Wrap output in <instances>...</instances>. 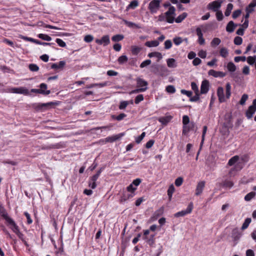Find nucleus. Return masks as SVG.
I'll use <instances>...</instances> for the list:
<instances>
[{"mask_svg": "<svg viewBox=\"0 0 256 256\" xmlns=\"http://www.w3.org/2000/svg\"><path fill=\"white\" fill-rule=\"evenodd\" d=\"M5 92L15 93L28 95L29 94L28 90L24 87L10 88L4 90Z\"/></svg>", "mask_w": 256, "mask_h": 256, "instance_id": "nucleus-1", "label": "nucleus"}, {"mask_svg": "<svg viewBox=\"0 0 256 256\" xmlns=\"http://www.w3.org/2000/svg\"><path fill=\"white\" fill-rule=\"evenodd\" d=\"M104 169V167H102L98 170L96 174L90 178L88 182V186L92 189H94L96 187V181Z\"/></svg>", "mask_w": 256, "mask_h": 256, "instance_id": "nucleus-2", "label": "nucleus"}, {"mask_svg": "<svg viewBox=\"0 0 256 256\" xmlns=\"http://www.w3.org/2000/svg\"><path fill=\"white\" fill-rule=\"evenodd\" d=\"M40 89L32 88L30 90L32 92L44 95H48L50 93V90H45L47 88V85L44 83H42L40 85Z\"/></svg>", "mask_w": 256, "mask_h": 256, "instance_id": "nucleus-3", "label": "nucleus"}, {"mask_svg": "<svg viewBox=\"0 0 256 256\" xmlns=\"http://www.w3.org/2000/svg\"><path fill=\"white\" fill-rule=\"evenodd\" d=\"M222 2V1L221 0L213 1L208 4L207 8L213 12H218V10L220 8Z\"/></svg>", "mask_w": 256, "mask_h": 256, "instance_id": "nucleus-4", "label": "nucleus"}, {"mask_svg": "<svg viewBox=\"0 0 256 256\" xmlns=\"http://www.w3.org/2000/svg\"><path fill=\"white\" fill-rule=\"evenodd\" d=\"M194 206L192 202H190L186 209L185 210H182V211L178 212L174 214V216L176 218H178L180 216H184L188 214L191 213L192 210L193 209Z\"/></svg>", "mask_w": 256, "mask_h": 256, "instance_id": "nucleus-5", "label": "nucleus"}, {"mask_svg": "<svg viewBox=\"0 0 256 256\" xmlns=\"http://www.w3.org/2000/svg\"><path fill=\"white\" fill-rule=\"evenodd\" d=\"M160 0H152L148 4V8L152 13H156L160 6Z\"/></svg>", "mask_w": 256, "mask_h": 256, "instance_id": "nucleus-6", "label": "nucleus"}, {"mask_svg": "<svg viewBox=\"0 0 256 256\" xmlns=\"http://www.w3.org/2000/svg\"><path fill=\"white\" fill-rule=\"evenodd\" d=\"M242 236V232L238 228H234L232 230V237L234 242V245L236 244L240 238Z\"/></svg>", "mask_w": 256, "mask_h": 256, "instance_id": "nucleus-7", "label": "nucleus"}, {"mask_svg": "<svg viewBox=\"0 0 256 256\" xmlns=\"http://www.w3.org/2000/svg\"><path fill=\"white\" fill-rule=\"evenodd\" d=\"M196 126V124L194 122H190L188 124L183 126L182 134L187 135L188 132L191 130H194Z\"/></svg>", "mask_w": 256, "mask_h": 256, "instance_id": "nucleus-8", "label": "nucleus"}, {"mask_svg": "<svg viewBox=\"0 0 256 256\" xmlns=\"http://www.w3.org/2000/svg\"><path fill=\"white\" fill-rule=\"evenodd\" d=\"M22 38L24 40L30 41L33 42L34 43H36L38 44L43 45V46H51V45H54V43H48V42H40L37 40L31 38H28L26 36H23Z\"/></svg>", "mask_w": 256, "mask_h": 256, "instance_id": "nucleus-9", "label": "nucleus"}, {"mask_svg": "<svg viewBox=\"0 0 256 256\" xmlns=\"http://www.w3.org/2000/svg\"><path fill=\"white\" fill-rule=\"evenodd\" d=\"M217 95L218 98V100L220 102H224L226 100V98L224 94V88L220 86L217 90Z\"/></svg>", "mask_w": 256, "mask_h": 256, "instance_id": "nucleus-10", "label": "nucleus"}, {"mask_svg": "<svg viewBox=\"0 0 256 256\" xmlns=\"http://www.w3.org/2000/svg\"><path fill=\"white\" fill-rule=\"evenodd\" d=\"M110 38L108 36L106 35L103 36L101 39H96V42L98 44H104V46H107L109 44Z\"/></svg>", "mask_w": 256, "mask_h": 256, "instance_id": "nucleus-11", "label": "nucleus"}, {"mask_svg": "<svg viewBox=\"0 0 256 256\" xmlns=\"http://www.w3.org/2000/svg\"><path fill=\"white\" fill-rule=\"evenodd\" d=\"M209 90V82L207 80L202 82L200 86V93L202 94H206Z\"/></svg>", "mask_w": 256, "mask_h": 256, "instance_id": "nucleus-12", "label": "nucleus"}, {"mask_svg": "<svg viewBox=\"0 0 256 256\" xmlns=\"http://www.w3.org/2000/svg\"><path fill=\"white\" fill-rule=\"evenodd\" d=\"M0 216L4 219L6 222L9 221V220L12 218L8 216V212H6L5 208L4 206L0 204Z\"/></svg>", "mask_w": 256, "mask_h": 256, "instance_id": "nucleus-13", "label": "nucleus"}, {"mask_svg": "<svg viewBox=\"0 0 256 256\" xmlns=\"http://www.w3.org/2000/svg\"><path fill=\"white\" fill-rule=\"evenodd\" d=\"M208 74L210 76H212L215 78H224L226 76V73L222 72H217L214 70H210L208 71Z\"/></svg>", "mask_w": 256, "mask_h": 256, "instance_id": "nucleus-14", "label": "nucleus"}, {"mask_svg": "<svg viewBox=\"0 0 256 256\" xmlns=\"http://www.w3.org/2000/svg\"><path fill=\"white\" fill-rule=\"evenodd\" d=\"M256 112V107L250 106L246 112V116L248 119H250Z\"/></svg>", "mask_w": 256, "mask_h": 256, "instance_id": "nucleus-15", "label": "nucleus"}, {"mask_svg": "<svg viewBox=\"0 0 256 256\" xmlns=\"http://www.w3.org/2000/svg\"><path fill=\"white\" fill-rule=\"evenodd\" d=\"M204 185L205 182L204 181L200 182L198 184L196 190L195 194L196 196H199L202 193L204 188Z\"/></svg>", "mask_w": 256, "mask_h": 256, "instance_id": "nucleus-16", "label": "nucleus"}, {"mask_svg": "<svg viewBox=\"0 0 256 256\" xmlns=\"http://www.w3.org/2000/svg\"><path fill=\"white\" fill-rule=\"evenodd\" d=\"M238 26V24H234L233 21H230L227 24L226 30L230 33L232 32Z\"/></svg>", "mask_w": 256, "mask_h": 256, "instance_id": "nucleus-17", "label": "nucleus"}, {"mask_svg": "<svg viewBox=\"0 0 256 256\" xmlns=\"http://www.w3.org/2000/svg\"><path fill=\"white\" fill-rule=\"evenodd\" d=\"M136 86L138 88H145L147 87L148 84V82L142 78H138L136 80Z\"/></svg>", "mask_w": 256, "mask_h": 256, "instance_id": "nucleus-18", "label": "nucleus"}, {"mask_svg": "<svg viewBox=\"0 0 256 256\" xmlns=\"http://www.w3.org/2000/svg\"><path fill=\"white\" fill-rule=\"evenodd\" d=\"M7 222L12 226V230L16 234L18 232H20L18 226L16 225L14 221L12 218L11 220H9V221Z\"/></svg>", "mask_w": 256, "mask_h": 256, "instance_id": "nucleus-19", "label": "nucleus"}, {"mask_svg": "<svg viewBox=\"0 0 256 256\" xmlns=\"http://www.w3.org/2000/svg\"><path fill=\"white\" fill-rule=\"evenodd\" d=\"M172 119L170 116H162L158 118V120L164 125H166Z\"/></svg>", "mask_w": 256, "mask_h": 256, "instance_id": "nucleus-20", "label": "nucleus"}, {"mask_svg": "<svg viewBox=\"0 0 256 256\" xmlns=\"http://www.w3.org/2000/svg\"><path fill=\"white\" fill-rule=\"evenodd\" d=\"M41 148L42 150H50L54 148H59V144H43L41 146Z\"/></svg>", "mask_w": 256, "mask_h": 256, "instance_id": "nucleus-21", "label": "nucleus"}, {"mask_svg": "<svg viewBox=\"0 0 256 256\" xmlns=\"http://www.w3.org/2000/svg\"><path fill=\"white\" fill-rule=\"evenodd\" d=\"M169 70L164 66H160L158 74L161 76H166L168 75Z\"/></svg>", "mask_w": 256, "mask_h": 256, "instance_id": "nucleus-22", "label": "nucleus"}, {"mask_svg": "<svg viewBox=\"0 0 256 256\" xmlns=\"http://www.w3.org/2000/svg\"><path fill=\"white\" fill-rule=\"evenodd\" d=\"M168 66L170 68H175L177 66L176 60L173 58H170L166 60Z\"/></svg>", "mask_w": 256, "mask_h": 256, "instance_id": "nucleus-23", "label": "nucleus"}, {"mask_svg": "<svg viewBox=\"0 0 256 256\" xmlns=\"http://www.w3.org/2000/svg\"><path fill=\"white\" fill-rule=\"evenodd\" d=\"M66 64L65 62L64 61H60L58 64L54 63L52 64L51 66V68L52 69H59L62 68Z\"/></svg>", "mask_w": 256, "mask_h": 256, "instance_id": "nucleus-24", "label": "nucleus"}, {"mask_svg": "<svg viewBox=\"0 0 256 256\" xmlns=\"http://www.w3.org/2000/svg\"><path fill=\"white\" fill-rule=\"evenodd\" d=\"M138 5V2L136 0H134L126 6V10H128L130 9H135Z\"/></svg>", "mask_w": 256, "mask_h": 256, "instance_id": "nucleus-25", "label": "nucleus"}, {"mask_svg": "<svg viewBox=\"0 0 256 256\" xmlns=\"http://www.w3.org/2000/svg\"><path fill=\"white\" fill-rule=\"evenodd\" d=\"M159 44V42L156 40L148 41L145 43V45L148 47H156Z\"/></svg>", "mask_w": 256, "mask_h": 256, "instance_id": "nucleus-26", "label": "nucleus"}, {"mask_svg": "<svg viewBox=\"0 0 256 256\" xmlns=\"http://www.w3.org/2000/svg\"><path fill=\"white\" fill-rule=\"evenodd\" d=\"M160 66L156 64H152L151 66V72L155 74H158Z\"/></svg>", "mask_w": 256, "mask_h": 256, "instance_id": "nucleus-27", "label": "nucleus"}, {"mask_svg": "<svg viewBox=\"0 0 256 256\" xmlns=\"http://www.w3.org/2000/svg\"><path fill=\"white\" fill-rule=\"evenodd\" d=\"M148 56L150 58L152 57H156L158 60H161L162 58V56L161 53L159 52H152L148 54Z\"/></svg>", "mask_w": 256, "mask_h": 256, "instance_id": "nucleus-28", "label": "nucleus"}, {"mask_svg": "<svg viewBox=\"0 0 256 256\" xmlns=\"http://www.w3.org/2000/svg\"><path fill=\"white\" fill-rule=\"evenodd\" d=\"M226 98H229L231 95V85L229 82L226 83Z\"/></svg>", "mask_w": 256, "mask_h": 256, "instance_id": "nucleus-29", "label": "nucleus"}, {"mask_svg": "<svg viewBox=\"0 0 256 256\" xmlns=\"http://www.w3.org/2000/svg\"><path fill=\"white\" fill-rule=\"evenodd\" d=\"M238 160L239 156H234L229 160L228 164L230 166H233Z\"/></svg>", "mask_w": 256, "mask_h": 256, "instance_id": "nucleus-30", "label": "nucleus"}, {"mask_svg": "<svg viewBox=\"0 0 256 256\" xmlns=\"http://www.w3.org/2000/svg\"><path fill=\"white\" fill-rule=\"evenodd\" d=\"M175 190L173 184H171L168 190V195L170 200H171L173 193Z\"/></svg>", "mask_w": 256, "mask_h": 256, "instance_id": "nucleus-31", "label": "nucleus"}, {"mask_svg": "<svg viewBox=\"0 0 256 256\" xmlns=\"http://www.w3.org/2000/svg\"><path fill=\"white\" fill-rule=\"evenodd\" d=\"M233 5L232 4L230 3L227 5L226 10L224 12V14L226 16H228L230 15L231 13V11L232 10Z\"/></svg>", "mask_w": 256, "mask_h": 256, "instance_id": "nucleus-32", "label": "nucleus"}, {"mask_svg": "<svg viewBox=\"0 0 256 256\" xmlns=\"http://www.w3.org/2000/svg\"><path fill=\"white\" fill-rule=\"evenodd\" d=\"M38 37L42 40H46V41H50L52 40V38L50 36H49L43 34H40L38 35Z\"/></svg>", "mask_w": 256, "mask_h": 256, "instance_id": "nucleus-33", "label": "nucleus"}, {"mask_svg": "<svg viewBox=\"0 0 256 256\" xmlns=\"http://www.w3.org/2000/svg\"><path fill=\"white\" fill-rule=\"evenodd\" d=\"M256 192H251L249 193H248L245 196H244V200L246 201H250L253 198H254L256 196Z\"/></svg>", "mask_w": 256, "mask_h": 256, "instance_id": "nucleus-34", "label": "nucleus"}, {"mask_svg": "<svg viewBox=\"0 0 256 256\" xmlns=\"http://www.w3.org/2000/svg\"><path fill=\"white\" fill-rule=\"evenodd\" d=\"M187 16V14L186 12L182 13V14L178 16L176 18V23H180L182 22Z\"/></svg>", "mask_w": 256, "mask_h": 256, "instance_id": "nucleus-35", "label": "nucleus"}, {"mask_svg": "<svg viewBox=\"0 0 256 256\" xmlns=\"http://www.w3.org/2000/svg\"><path fill=\"white\" fill-rule=\"evenodd\" d=\"M124 38V36L122 34H116V35L114 36L112 38V40L113 42H119V41L122 40Z\"/></svg>", "mask_w": 256, "mask_h": 256, "instance_id": "nucleus-36", "label": "nucleus"}, {"mask_svg": "<svg viewBox=\"0 0 256 256\" xmlns=\"http://www.w3.org/2000/svg\"><path fill=\"white\" fill-rule=\"evenodd\" d=\"M120 138V136H119L118 135H116V136H108L106 138V142H112L116 140H118Z\"/></svg>", "mask_w": 256, "mask_h": 256, "instance_id": "nucleus-37", "label": "nucleus"}, {"mask_svg": "<svg viewBox=\"0 0 256 256\" xmlns=\"http://www.w3.org/2000/svg\"><path fill=\"white\" fill-rule=\"evenodd\" d=\"M227 68L231 72H234L236 70V66L232 62H229L228 64Z\"/></svg>", "mask_w": 256, "mask_h": 256, "instance_id": "nucleus-38", "label": "nucleus"}, {"mask_svg": "<svg viewBox=\"0 0 256 256\" xmlns=\"http://www.w3.org/2000/svg\"><path fill=\"white\" fill-rule=\"evenodd\" d=\"M126 116V115L124 113H121L117 116L114 115L112 116V118L115 119L118 121H120Z\"/></svg>", "mask_w": 256, "mask_h": 256, "instance_id": "nucleus-39", "label": "nucleus"}, {"mask_svg": "<svg viewBox=\"0 0 256 256\" xmlns=\"http://www.w3.org/2000/svg\"><path fill=\"white\" fill-rule=\"evenodd\" d=\"M221 40L218 38H214L211 42L210 44L212 46H216L220 44Z\"/></svg>", "mask_w": 256, "mask_h": 256, "instance_id": "nucleus-40", "label": "nucleus"}, {"mask_svg": "<svg viewBox=\"0 0 256 256\" xmlns=\"http://www.w3.org/2000/svg\"><path fill=\"white\" fill-rule=\"evenodd\" d=\"M128 60V57L125 55H123L118 58V61L119 64H123L127 62Z\"/></svg>", "mask_w": 256, "mask_h": 256, "instance_id": "nucleus-41", "label": "nucleus"}, {"mask_svg": "<svg viewBox=\"0 0 256 256\" xmlns=\"http://www.w3.org/2000/svg\"><path fill=\"white\" fill-rule=\"evenodd\" d=\"M148 88H138L136 90H132L130 92V94H137L138 92H145L147 90Z\"/></svg>", "mask_w": 256, "mask_h": 256, "instance_id": "nucleus-42", "label": "nucleus"}, {"mask_svg": "<svg viewBox=\"0 0 256 256\" xmlns=\"http://www.w3.org/2000/svg\"><path fill=\"white\" fill-rule=\"evenodd\" d=\"M250 222H251V218H246L244 222L243 223V224L242 225V230L246 229L249 226Z\"/></svg>", "mask_w": 256, "mask_h": 256, "instance_id": "nucleus-43", "label": "nucleus"}, {"mask_svg": "<svg viewBox=\"0 0 256 256\" xmlns=\"http://www.w3.org/2000/svg\"><path fill=\"white\" fill-rule=\"evenodd\" d=\"M207 126H204V127H203V130H202V141H201V142H200V147L202 146L203 144H204V137H205V135H206V131H207Z\"/></svg>", "mask_w": 256, "mask_h": 256, "instance_id": "nucleus-44", "label": "nucleus"}, {"mask_svg": "<svg viewBox=\"0 0 256 256\" xmlns=\"http://www.w3.org/2000/svg\"><path fill=\"white\" fill-rule=\"evenodd\" d=\"M234 42L236 45H240L242 42V38L240 36H237L234 38Z\"/></svg>", "mask_w": 256, "mask_h": 256, "instance_id": "nucleus-45", "label": "nucleus"}, {"mask_svg": "<svg viewBox=\"0 0 256 256\" xmlns=\"http://www.w3.org/2000/svg\"><path fill=\"white\" fill-rule=\"evenodd\" d=\"M228 50L225 48H222L220 50V54L223 58H226L228 55Z\"/></svg>", "mask_w": 256, "mask_h": 256, "instance_id": "nucleus-46", "label": "nucleus"}, {"mask_svg": "<svg viewBox=\"0 0 256 256\" xmlns=\"http://www.w3.org/2000/svg\"><path fill=\"white\" fill-rule=\"evenodd\" d=\"M166 91L170 94H174L176 92V88L174 86L169 85L166 87Z\"/></svg>", "mask_w": 256, "mask_h": 256, "instance_id": "nucleus-47", "label": "nucleus"}, {"mask_svg": "<svg viewBox=\"0 0 256 256\" xmlns=\"http://www.w3.org/2000/svg\"><path fill=\"white\" fill-rule=\"evenodd\" d=\"M248 96L247 94H244L242 96L241 99L239 102L240 104L241 105H244L246 103V102L248 100Z\"/></svg>", "mask_w": 256, "mask_h": 256, "instance_id": "nucleus-48", "label": "nucleus"}, {"mask_svg": "<svg viewBox=\"0 0 256 256\" xmlns=\"http://www.w3.org/2000/svg\"><path fill=\"white\" fill-rule=\"evenodd\" d=\"M134 193H132V192H130V194H128L127 195L124 194L122 197L121 201L122 202L126 201L127 200H128V198H132L134 196Z\"/></svg>", "mask_w": 256, "mask_h": 256, "instance_id": "nucleus-49", "label": "nucleus"}, {"mask_svg": "<svg viewBox=\"0 0 256 256\" xmlns=\"http://www.w3.org/2000/svg\"><path fill=\"white\" fill-rule=\"evenodd\" d=\"M176 9L174 6H170L168 11L165 13L166 16L172 15L174 14Z\"/></svg>", "mask_w": 256, "mask_h": 256, "instance_id": "nucleus-50", "label": "nucleus"}, {"mask_svg": "<svg viewBox=\"0 0 256 256\" xmlns=\"http://www.w3.org/2000/svg\"><path fill=\"white\" fill-rule=\"evenodd\" d=\"M28 68L32 72H37L39 70L38 66L36 64H30Z\"/></svg>", "mask_w": 256, "mask_h": 256, "instance_id": "nucleus-51", "label": "nucleus"}, {"mask_svg": "<svg viewBox=\"0 0 256 256\" xmlns=\"http://www.w3.org/2000/svg\"><path fill=\"white\" fill-rule=\"evenodd\" d=\"M124 23L129 28H133L134 26H136V28H138V26H137L136 24L128 22L126 20H123Z\"/></svg>", "mask_w": 256, "mask_h": 256, "instance_id": "nucleus-52", "label": "nucleus"}, {"mask_svg": "<svg viewBox=\"0 0 256 256\" xmlns=\"http://www.w3.org/2000/svg\"><path fill=\"white\" fill-rule=\"evenodd\" d=\"M256 62V56H249L247 58V62L248 64H249L250 65L254 64Z\"/></svg>", "mask_w": 256, "mask_h": 256, "instance_id": "nucleus-53", "label": "nucleus"}, {"mask_svg": "<svg viewBox=\"0 0 256 256\" xmlns=\"http://www.w3.org/2000/svg\"><path fill=\"white\" fill-rule=\"evenodd\" d=\"M256 6V0H252L246 8V10H254V8Z\"/></svg>", "mask_w": 256, "mask_h": 256, "instance_id": "nucleus-54", "label": "nucleus"}, {"mask_svg": "<svg viewBox=\"0 0 256 256\" xmlns=\"http://www.w3.org/2000/svg\"><path fill=\"white\" fill-rule=\"evenodd\" d=\"M151 62H152L150 60H145L141 63V64H140V68H144L150 65L151 64Z\"/></svg>", "mask_w": 256, "mask_h": 256, "instance_id": "nucleus-55", "label": "nucleus"}, {"mask_svg": "<svg viewBox=\"0 0 256 256\" xmlns=\"http://www.w3.org/2000/svg\"><path fill=\"white\" fill-rule=\"evenodd\" d=\"M145 136H146V133L144 132H142V134L140 136H138L136 138V142L137 144H140L141 142V141L142 140V139L144 138Z\"/></svg>", "mask_w": 256, "mask_h": 256, "instance_id": "nucleus-56", "label": "nucleus"}, {"mask_svg": "<svg viewBox=\"0 0 256 256\" xmlns=\"http://www.w3.org/2000/svg\"><path fill=\"white\" fill-rule=\"evenodd\" d=\"M154 234H152L150 236V237L149 238H147L146 242L149 245L152 246L154 243Z\"/></svg>", "mask_w": 256, "mask_h": 256, "instance_id": "nucleus-57", "label": "nucleus"}, {"mask_svg": "<svg viewBox=\"0 0 256 256\" xmlns=\"http://www.w3.org/2000/svg\"><path fill=\"white\" fill-rule=\"evenodd\" d=\"M173 41L176 45L178 46L183 42V40L180 37H176L174 38Z\"/></svg>", "mask_w": 256, "mask_h": 256, "instance_id": "nucleus-58", "label": "nucleus"}, {"mask_svg": "<svg viewBox=\"0 0 256 256\" xmlns=\"http://www.w3.org/2000/svg\"><path fill=\"white\" fill-rule=\"evenodd\" d=\"M183 182V178L182 177L178 178L174 182V184L176 186H180Z\"/></svg>", "mask_w": 256, "mask_h": 256, "instance_id": "nucleus-59", "label": "nucleus"}, {"mask_svg": "<svg viewBox=\"0 0 256 256\" xmlns=\"http://www.w3.org/2000/svg\"><path fill=\"white\" fill-rule=\"evenodd\" d=\"M56 42L58 44L60 47L64 48L66 46V42H64L62 39L56 38Z\"/></svg>", "mask_w": 256, "mask_h": 256, "instance_id": "nucleus-60", "label": "nucleus"}, {"mask_svg": "<svg viewBox=\"0 0 256 256\" xmlns=\"http://www.w3.org/2000/svg\"><path fill=\"white\" fill-rule=\"evenodd\" d=\"M126 189L128 192L134 193V191L136 190V188L131 184L126 188Z\"/></svg>", "mask_w": 256, "mask_h": 256, "instance_id": "nucleus-61", "label": "nucleus"}, {"mask_svg": "<svg viewBox=\"0 0 256 256\" xmlns=\"http://www.w3.org/2000/svg\"><path fill=\"white\" fill-rule=\"evenodd\" d=\"M144 100V96L142 94H138L135 98L134 102L136 104H139L140 102Z\"/></svg>", "mask_w": 256, "mask_h": 256, "instance_id": "nucleus-62", "label": "nucleus"}, {"mask_svg": "<svg viewBox=\"0 0 256 256\" xmlns=\"http://www.w3.org/2000/svg\"><path fill=\"white\" fill-rule=\"evenodd\" d=\"M190 122L189 117L186 115L184 116H182L183 126H186V124H188Z\"/></svg>", "mask_w": 256, "mask_h": 256, "instance_id": "nucleus-63", "label": "nucleus"}, {"mask_svg": "<svg viewBox=\"0 0 256 256\" xmlns=\"http://www.w3.org/2000/svg\"><path fill=\"white\" fill-rule=\"evenodd\" d=\"M172 46V41L170 40H166L164 42V48L165 49L168 50L171 48Z\"/></svg>", "mask_w": 256, "mask_h": 256, "instance_id": "nucleus-64", "label": "nucleus"}]
</instances>
